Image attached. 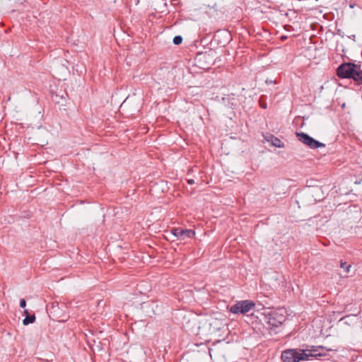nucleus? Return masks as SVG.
<instances>
[{
    "label": "nucleus",
    "mask_w": 362,
    "mask_h": 362,
    "mask_svg": "<svg viewBox=\"0 0 362 362\" xmlns=\"http://www.w3.org/2000/svg\"><path fill=\"white\" fill-rule=\"evenodd\" d=\"M206 322L211 332L220 330L223 326V321L221 319L211 317Z\"/></svg>",
    "instance_id": "obj_7"
},
{
    "label": "nucleus",
    "mask_w": 362,
    "mask_h": 362,
    "mask_svg": "<svg viewBox=\"0 0 362 362\" xmlns=\"http://www.w3.org/2000/svg\"><path fill=\"white\" fill-rule=\"evenodd\" d=\"M24 313L26 314V317L24 318L23 323L24 325H28L30 323H33L35 320V315H28V310H25Z\"/></svg>",
    "instance_id": "obj_9"
},
{
    "label": "nucleus",
    "mask_w": 362,
    "mask_h": 362,
    "mask_svg": "<svg viewBox=\"0 0 362 362\" xmlns=\"http://www.w3.org/2000/svg\"><path fill=\"white\" fill-rule=\"evenodd\" d=\"M182 42V37L180 35H177L173 38V43L175 45H180Z\"/></svg>",
    "instance_id": "obj_11"
},
{
    "label": "nucleus",
    "mask_w": 362,
    "mask_h": 362,
    "mask_svg": "<svg viewBox=\"0 0 362 362\" xmlns=\"http://www.w3.org/2000/svg\"><path fill=\"white\" fill-rule=\"evenodd\" d=\"M173 234L182 240H185L186 238H191L194 236L195 232L192 230L189 229H181V228H175L173 230Z\"/></svg>",
    "instance_id": "obj_6"
},
{
    "label": "nucleus",
    "mask_w": 362,
    "mask_h": 362,
    "mask_svg": "<svg viewBox=\"0 0 362 362\" xmlns=\"http://www.w3.org/2000/svg\"><path fill=\"white\" fill-rule=\"evenodd\" d=\"M187 183L189 185H192L194 183V180L192 179L187 180Z\"/></svg>",
    "instance_id": "obj_13"
},
{
    "label": "nucleus",
    "mask_w": 362,
    "mask_h": 362,
    "mask_svg": "<svg viewBox=\"0 0 362 362\" xmlns=\"http://www.w3.org/2000/svg\"><path fill=\"white\" fill-rule=\"evenodd\" d=\"M286 317L283 310H272L264 315V322L268 327H278L285 322Z\"/></svg>",
    "instance_id": "obj_3"
},
{
    "label": "nucleus",
    "mask_w": 362,
    "mask_h": 362,
    "mask_svg": "<svg viewBox=\"0 0 362 362\" xmlns=\"http://www.w3.org/2000/svg\"><path fill=\"white\" fill-rule=\"evenodd\" d=\"M298 139L302 142L303 144L310 147V148L315 149L320 147H325V144H322L313 137L310 136L308 134L304 132H296V133Z\"/></svg>",
    "instance_id": "obj_4"
},
{
    "label": "nucleus",
    "mask_w": 362,
    "mask_h": 362,
    "mask_svg": "<svg viewBox=\"0 0 362 362\" xmlns=\"http://www.w3.org/2000/svg\"><path fill=\"white\" fill-rule=\"evenodd\" d=\"M262 107H263L264 108H266V105H262Z\"/></svg>",
    "instance_id": "obj_14"
},
{
    "label": "nucleus",
    "mask_w": 362,
    "mask_h": 362,
    "mask_svg": "<svg viewBox=\"0 0 362 362\" xmlns=\"http://www.w3.org/2000/svg\"><path fill=\"white\" fill-rule=\"evenodd\" d=\"M340 267L346 271V272H349L350 268L351 267V264H348L346 262L341 261Z\"/></svg>",
    "instance_id": "obj_10"
},
{
    "label": "nucleus",
    "mask_w": 362,
    "mask_h": 362,
    "mask_svg": "<svg viewBox=\"0 0 362 362\" xmlns=\"http://www.w3.org/2000/svg\"><path fill=\"white\" fill-rule=\"evenodd\" d=\"M262 107H263L264 108H266V105H262Z\"/></svg>",
    "instance_id": "obj_15"
},
{
    "label": "nucleus",
    "mask_w": 362,
    "mask_h": 362,
    "mask_svg": "<svg viewBox=\"0 0 362 362\" xmlns=\"http://www.w3.org/2000/svg\"><path fill=\"white\" fill-rule=\"evenodd\" d=\"M337 74L341 78H352L355 81H362V71L353 63H344L337 69Z\"/></svg>",
    "instance_id": "obj_2"
},
{
    "label": "nucleus",
    "mask_w": 362,
    "mask_h": 362,
    "mask_svg": "<svg viewBox=\"0 0 362 362\" xmlns=\"http://www.w3.org/2000/svg\"><path fill=\"white\" fill-rule=\"evenodd\" d=\"M322 346L312 349H290L281 353L282 362H300L308 361L310 358L321 356L323 354L318 352L319 349H323Z\"/></svg>",
    "instance_id": "obj_1"
},
{
    "label": "nucleus",
    "mask_w": 362,
    "mask_h": 362,
    "mask_svg": "<svg viewBox=\"0 0 362 362\" xmlns=\"http://www.w3.org/2000/svg\"><path fill=\"white\" fill-rule=\"evenodd\" d=\"M20 306H21V308H23L26 306V301L25 299L22 298L20 300Z\"/></svg>",
    "instance_id": "obj_12"
},
{
    "label": "nucleus",
    "mask_w": 362,
    "mask_h": 362,
    "mask_svg": "<svg viewBox=\"0 0 362 362\" xmlns=\"http://www.w3.org/2000/svg\"><path fill=\"white\" fill-rule=\"evenodd\" d=\"M255 305V304L252 301L241 300L232 305L230 308V311L234 314H246L250 312Z\"/></svg>",
    "instance_id": "obj_5"
},
{
    "label": "nucleus",
    "mask_w": 362,
    "mask_h": 362,
    "mask_svg": "<svg viewBox=\"0 0 362 362\" xmlns=\"http://www.w3.org/2000/svg\"><path fill=\"white\" fill-rule=\"evenodd\" d=\"M264 139L269 142L272 146L277 148H284L285 145L279 138L272 134H267L264 136Z\"/></svg>",
    "instance_id": "obj_8"
}]
</instances>
